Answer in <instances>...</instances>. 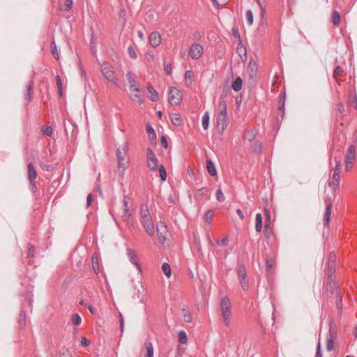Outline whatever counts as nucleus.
Returning a JSON list of instances; mask_svg holds the SVG:
<instances>
[{"instance_id":"nucleus-18","label":"nucleus","mask_w":357,"mask_h":357,"mask_svg":"<svg viewBox=\"0 0 357 357\" xmlns=\"http://www.w3.org/2000/svg\"><path fill=\"white\" fill-rule=\"evenodd\" d=\"M257 65L253 60L250 61L248 66V73L250 77L253 78L257 75Z\"/></svg>"},{"instance_id":"nucleus-50","label":"nucleus","mask_w":357,"mask_h":357,"mask_svg":"<svg viewBox=\"0 0 357 357\" xmlns=\"http://www.w3.org/2000/svg\"><path fill=\"white\" fill-rule=\"evenodd\" d=\"M239 280H240L242 288L244 290H247L248 289V281L246 279V277H245V279L240 278Z\"/></svg>"},{"instance_id":"nucleus-8","label":"nucleus","mask_w":357,"mask_h":357,"mask_svg":"<svg viewBox=\"0 0 357 357\" xmlns=\"http://www.w3.org/2000/svg\"><path fill=\"white\" fill-rule=\"evenodd\" d=\"M204 52V48L202 45L194 43L192 44L189 50V54L192 59L197 60L201 58Z\"/></svg>"},{"instance_id":"nucleus-60","label":"nucleus","mask_w":357,"mask_h":357,"mask_svg":"<svg viewBox=\"0 0 357 357\" xmlns=\"http://www.w3.org/2000/svg\"><path fill=\"white\" fill-rule=\"evenodd\" d=\"M284 97L281 96L280 99L279 109L281 110V109H284Z\"/></svg>"},{"instance_id":"nucleus-48","label":"nucleus","mask_w":357,"mask_h":357,"mask_svg":"<svg viewBox=\"0 0 357 357\" xmlns=\"http://www.w3.org/2000/svg\"><path fill=\"white\" fill-rule=\"evenodd\" d=\"M60 357H72L70 351L67 349H63L60 351Z\"/></svg>"},{"instance_id":"nucleus-31","label":"nucleus","mask_w":357,"mask_h":357,"mask_svg":"<svg viewBox=\"0 0 357 357\" xmlns=\"http://www.w3.org/2000/svg\"><path fill=\"white\" fill-rule=\"evenodd\" d=\"M126 78H127L128 82L130 84V86H132V85H139L136 82V77H135V75L132 72L129 71V72L127 73Z\"/></svg>"},{"instance_id":"nucleus-64","label":"nucleus","mask_w":357,"mask_h":357,"mask_svg":"<svg viewBox=\"0 0 357 357\" xmlns=\"http://www.w3.org/2000/svg\"><path fill=\"white\" fill-rule=\"evenodd\" d=\"M91 202H92V196L91 194H89V195H88L87 199H86L87 206H90Z\"/></svg>"},{"instance_id":"nucleus-44","label":"nucleus","mask_w":357,"mask_h":357,"mask_svg":"<svg viewBox=\"0 0 357 357\" xmlns=\"http://www.w3.org/2000/svg\"><path fill=\"white\" fill-rule=\"evenodd\" d=\"M82 319L77 314H75L72 316V321L73 324L79 326L81 324Z\"/></svg>"},{"instance_id":"nucleus-28","label":"nucleus","mask_w":357,"mask_h":357,"mask_svg":"<svg viewBox=\"0 0 357 357\" xmlns=\"http://www.w3.org/2000/svg\"><path fill=\"white\" fill-rule=\"evenodd\" d=\"M262 229V215L261 213H257L256 215V224H255V229L257 232H260Z\"/></svg>"},{"instance_id":"nucleus-23","label":"nucleus","mask_w":357,"mask_h":357,"mask_svg":"<svg viewBox=\"0 0 357 357\" xmlns=\"http://www.w3.org/2000/svg\"><path fill=\"white\" fill-rule=\"evenodd\" d=\"M185 82L187 85H191L194 82V73L192 70H187L185 73Z\"/></svg>"},{"instance_id":"nucleus-11","label":"nucleus","mask_w":357,"mask_h":357,"mask_svg":"<svg viewBox=\"0 0 357 357\" xmlns=\"http://www.w3.org/2000/svg\"><path fill=\"white\" fill-rule=\"evenodd\" d=\"M217 129L219 132H223L228 125V118L227 114H217L216 118Z\"/></svg>"},{"instance_id":"nucleus-21","label":"nucleus","mask_w":357,"mask_h":357,"mask_svg":"<svg viewBox=\"0 0 357 357\" xmlns=\"http://www.w3.org/2000/svg\"><path fill=\"white\" fill-rule=\"evenodd\" d=\"M171 122L176 126H180L183 124L181 116L178 113H173L169 115Z\"/></svg>"},{"instance_id":"nucleus-43","label":"nucleus","mask_w":357,"mask_h":357,"mask_svg":"<svg viewBox=\"0 0 357 357\" xmlns=\"http://www.w3.org/2000/svg\"><path fill=\"white\" fill-rule=\"evenodd\" d=\"M178 341L181 344H186L187 342V335L185 331H181L178 333Z\"/></svg>"},{"instance_id":"nucleus-15","label":"nucleus","mask_w":357,"mask_h":357,"mask_svg":"<svg viewBox=\"0 0 357 357\" xmlns=\"http://www.w3.org/2000/svg\"><path fill=\"white\" fill-rule=\"evenodd\" d=\"M27 177L31 185H34V181L37 178V172L33 167V165L30 162L28 164Z\"/></svg>"},{"instance_id":"nucleus-61","label":"nucleus","mask_w":357,"mask_h":357,"mask_svg":"<svg viewBox=\"0 0 357 357\" xmlns=\"http://www.w3.org/2000/svg\"><path fill=\"white\" fill-rule=\"evenodd\" d=\"M335 162H336V165H335V169H338L339 173H340V169H341V167H342L341 161L335 160Z\"/></svg>"},{"instance_id":"nucleus-39","label":"nucleus","mask_w":357,"mask_h":357,"mask_svg":"<svg viewBox=\"0 0 357 357\" xmlns=\"http://www.w3.org/2000/svg\"><path fill=\"white\" fill-rule=\"evenodd\" d=\"M51 52L54 59H59V55L54 41L51 44Z\"/></svg>"},{"instance_id":"nucleus-51","label":"nucleus","mask_w":357,"mask_h":357,"mask_svg":"<svg viewBox=\"0 0 357 357\" xmlns=\"http://www.w3.org/2000/svg\"><path fill=\"white\" fill-rule=\"evenodd\" d=\"M128 54L129 56L132 58V59H136L137 58V54L134 50V48L132 47V46H130L128 48Z\"/></svg>"},{"instance_id":"nucleus-40","label":"nucleus","mask_w":357,"mask_h":357,"mask_svg":"<svg viewBox=\"0 0 357 357\" xmlns=\"http://www.w3.org/2000/svg\"><path fill=\"white\" fill-rule=\"evenodd\" d=\"M182 315L183 320L187 323H190L192 321V316L191 314L189 313L188 311L183 310H182Z\"/></svg>"},{"instance_id":"nucleus-27","label":"nucleus","mask_w":357,"mask_h":357,"mask_svg":"<svg viewBox=\"0 0 357 357\" xmlns=\"http://www.w3.org/2000/svg\"><path fill=\"white\" fill-rule=\"evenodd\" d=\"M256 137V131L255 130H248L246 131L245 138L249 142H252Z\"/></svg>"},{"instance_id":"nucleus-2","label":"nucleus","mask_w":357,"mask_h":357,"mask_svg":"<svg viewBox=\"0 0 357 357\" xmlns=\"http://www.w3.org/2000/svg\"><path fill=\"white\" fill-rule=\"evenodd\" d=\"M128 152V145L127 143L123 144L116 150L117 169L120 172H124L129 166L130 159Z\"/></svg>"},{"instance_id":"nucleus-36","label":"nucleus","mask_w":357,"mask_h":357,"mask_svg":"<svg viewBox=\"0 0 357 357\" xmlns=\"http://www.w3.org/2000/svg\"><path fill=\"white\" fill-rule=\"evenodd\" d=\"M335 298L337 302V307L338 308L339 310H342V297L340 294V290H337Z\"/></svg>"},{"instance_id":"nucleus-14","label":"nucleus","mask_w":357,"mask_h":357,"mask_svg":"<svg viewBox=\"0 0 357 357\" xmlns=\"http://www.w3.org/2000/svg\"><path fill=\"white\" fill-rule=\"evenodd\" d=\"M355 147L353 144L350 145L348 148L346 155V168H348L349 164L352 165L355 160L356 155L354 153Z\"/></svg>"},{"instance_id":"nucleus-30","label":"nucleus","mask_w":357,"mask_h":357,"mask_svg":"<svg viewBox=\"0 0 357 357\" xmlns=\"http://www.w3.org/2000/svg\"><path fill=\"white\" fill-rule=\"evenodd\" d=\"M332 22L334 25L338 26L340 23V15L338 11L334 10L331 15Z\"/></svg>"},{"instance_id":"nucleus-19","label":"nucleus","mask_w":357,"mask_h":357,"mask_svg":"<svg viewBox=\"0 0 357 357\" xmlns=\"http://www.w3.org/2000/svg\"><path fill=\"white\" fill-rule=\"evenodd\" d=\"M335 255L331 252L328 257V273H334L335 272Z\"/></svg>"},{"instance_id":"nucleus-49","label":"nucleus","mask_w":357,"mask_h":357,"mask_svg":"<svg viewBox=\"0 0 357 357\" xmlns=\"http://www.w3.org/2000/svg\"><path fill=\"white\" fill-rule=\"evenodd\" d=\"M216 199L218 202H222L225 199V197L221 189H218L216 192Z\"/></svg>"},{"instance_id":"nucleus-46","label":"nucleus","mask_w":357,"mask_h":357,"mask_svg":"<svg viewBox=\"0 0 357 357\" xmlns=\"http://www.w3.org/2000/svg\"><path fill=\"white\" fill-rule=\"evenodd\" d=\"M56 86L58 88V92L60 96H62V88H61V80L59 75L56 76Z\"/></svg>"},{"instance_id":"nucleus-33","label":"nucleus","mask_w":357,"mask_h":357,"mask_svg":"<svg viewBox=\"0 0 357 357\" xmlns=\"http://www.w3.org/2000/svg\"><path fill=\"white\" fill-rule=\"evenodd\" d=\"M148 91L150 95L149 98L152 101L155 102L158 100V94L153 87H148Z\"/></svg>"},{"instance_id":"nucleus-62","label":"nucleus","mask_w":357,"mask_h":357,"mask_svg":"<svg viewBox=\"0 0 357 357\" xmlns=\"http://www.w3.org/2000/svg\"><path fill=\"white\" fill-rule=\"evenodd\" d=\"M236 212H237V213H238V216L240 217V218H241V220H243V219L245 218V217H244V214H243V211H242V210H241V209H239V208H238V209H237Z\"/></svg>"},{"instance_id":"nucleus-47","label":"nucleus","mask_w":357,"mask_h":357,"mask_svg":"<svg viewBox=\"0 0 357 357\" xmlns=\"http://www.w3.org/2000/svg\"><path fill=\"white\" fill-rule=\"evenodd\" d=\"M336 288V283L335 282H330L327 284L326 286V291L328 292H330L331 294H333Z\"/></svg>"},{"instance_id":"nucleus-10","label":"nucleus","mask_w":357,"mask_h":357,"mask_svg":"<svg viewBox=\"0 0 357 357\" xmlns=\"http://www.w3.org/2000/svg\"><path fill=\"white\" fill-rule=\"evenodd\" d=\"M325 203L326 205V211L324 215V226L328 225L331 219V209L333 204V199L331 197H327L325 199Z\"/></svg>"},{"instance_id":"nucleus-25","label":"nucleus","mask_w":357,"mask_h":357,"mask_svg":"<svg viewBox=\"0 0 357 357\" xmlns=\"http://www.w3.org/2000/svg\"><path fill=\"white\" fill-rule=\"evenodd\" d=\"M265 216H266V223H265V229H264V234L267 236V230L268 228L270 227L271 224V213L270 211L265 208L264 209Z\"/></svg>"},{"instance_id":"nucleus-9","label":"nucleus","mask_w":357,"mask_h":357,"mask_svg":"<svg viewBox=\"0 0 357 357\" xmlns=\"http://www.w3.org/2000/svg\"><path fill=\"white\" fill-rule=\"evenodd\" d=\"M337 334L336 331L332 328L331 324L329 332L326 337V349L328 351L333 350L334 347V341L337 339Z\"/></svg>"},{"instance_id":"nucleus-13","label":"nucleus","mask_w":357,"mask_h":357,"mask_svg":"<svg viewBox=\"0 0 357 357\" xmlns=\"http://www.w3.org/2000/svg\"><path fill=\"white\" fill-rule=\"evenodd\" d=\"M132 215V210L130 206L128 205V201L126 198L123 199V214L122 218L123 220L129 221L130 218Z\"/></svg>"},{"instance_id":"nucleus-55","label":"nucleus","mask_w":357,"mask_h":357,"mask_svg":"<svg viewBox=\"0 0 357 357\" xmlns=\"http://www.w3.org/2000/svg\"><path fill=\"white\" fill-rule=\"evenodd\" d=\"M261 149H262V144L259 142H256L255 144V146L253 147V149L255 152L260 151L261 150Z\"/></svg>"},{"instance_id":"nucleus-12","label":"nucleus","mask_w":357,"mask_h":357,"mask_svg":"<svg viewBox=\"0 0 357 357\" xmlns=\"http://www.w3.org/2000/svg\"><path fill=\"white\" fill-rule=\"evenodd\" d=\"M157 231L160 241L164 243L168 236V230L164 222H160L158 224Z\"/></svg>"},{"instance_id":"nucleus-7","label":"nucleus","mask_w":357,"mask_h":357,"mask_svg":"<svg viewBox=\"0 0 357 357\" xmlns=\"http://www.w3.org/2000/svg\"><path fill=\"white\" fill-rule=\"evenodd\" d=\"M130 98L133 101H136L139 104L143 103L144 98L141 95L139 85L129 86Z\"/></svg>"},{"instance_id":"nucleus-57","label":"nucleus","mask_w":357,"mask_h":357,"mask_svg":"<svg viewBox=\"0 0 357 357\" xmlns=\"http://www.w3.org/2000/svg\"><path fill=\"white\" fill-rule=\"evenodd\" d=\"M328 283H330V282H335V275H334V273H328Z\"/></svg>"},{"instance_id":"nucleus-52","label":"nucleus","mask_w":357,"mask_h":357,"mask_svg":"<svg viewBox=\"0 0 357 357\" xmlns=\"http://www.w3.org/2000/svg\"><path fill=\"white\" fill-rule=\"evenodd\" d=\"M238 278H242V279H245V270L243 267H239L238 270Z\"/></svg>"},{"instance_id":"nucleus-32","label":"nucleus","mask_w":357,"mask_h":357,"mask_svg":"<svg viewBox=\"0 0 357 357\" xmlns=\"http://www.w3.org/2000/svg\"><path fill=\"white\" fill-rule=\"evenodd\" d=\"M128 256L130 257V261H131V263L136 265L137 266V268L140 271V266L139 265L138 259L137 258L135 253L132 251L129 250Z\"/></svg>"},{"instance_id":"nucleus-29","label":"nucleus","mask_w":357,"mask_h":357,"mask_svg":"<svg viewBox=\"0 0 357 357\" xmlns=\"http://www.w3.org/2000/svg\"><path fill=\"white\" fill-rule=\"evenodd\" d=\"M206 167H207V170H208V173L211 176H213L216 175V174H217L216 169H215L214 164L212 162V161H211L209 160H207Z\"/></svg>"},{"instance_id":"nucleus-17","label":"nucleus","mask_w":357,"mask_h":357,"mask_svg":"<svg viewBox=\"0 0 357 357\" xmlns=\"http://www.w3.org/2000/svg\"><path fill=\"white\" fill-rule=\"evenodd\" d=\"M340 175L339 173L338 169H334L333 175L332 177L331 182L329 183V185L333 187V192L336 190L337 187L340 185Z\"/></svg>"},{"instance_id":"nucleus-59","label":"nucleus","mask_w":357,"mask_h":357,"mask_svg":"<svg viewBox=\"0 0 357 357\" xmlns=\"http://www.w3.org/2000/svg\"><path fill=\"white\" fill-rule=\"evenodd\" d=\"M89 344V341L85 337H83L81 340V345L83 347H86Z\"/></svg>"},{"instance_id":"nucleus-56","label":"nucleus","mask_w":357,"mask_h":357,"mask_svg":"<svg viewBox=\"0 0 357 357\" xmlns=\"http://www.w3.org/2000/svg\"><path fill=\"white\" fill-rule=\"evenodd\" d=\"M315 357H322L320 342H318L317 344Z\"/></svg>"},{"instance_id":"nucleus-38","label":"nucleus","mask_w":357,"mask_h":357,"mask_svg":"<svg viewBox=\"0 0 357 357\" xmlns=\"http://www.w3.org/2000/svg\"><path fill=\"white\" fill-rule=\"evenodd\" d=\"M343 73L342 67L337 66L333 70V77L337 81L338 77L340 76Z\"/></svg>"},{"instance_id":"nucleus-16","label":"nucleus","mask_w":357,"mask_h":357,"mask_svg":"<svg viewBox=\"0 0 357 357\" xmlns=\"http://www.w3.org/2000/svg\"><path fill=\"white\" fill-rule=\"evenodd\" d=\"M149 43L153 47H158L161 43V36L158 32H152L149 36Z\"/></svg>"},{"instance_id":"nucleus-20","label":"nucleus","mask_w":357,"mask_h":357,"mask_svg":"<svg viewBox=\"0 0 357 357\" xmlns=\"http://www.w3.org/2000/svg\"><path fill=\"white\" fill-rule=\"evenodd\" d=\"M73 6V0H61L59 3V10L61 11H68Z\"/></svg>"},{"instance_id":"nucleus-41","label":"nucleus","mask_w":357,"mask_h":357,"mask_svg":"<svg viewBox=\"0 0 357 357\" xmlns=\"http://www.w3.org/2000/svg\"><path fill=\"white\" fill-rule=\"evenodd\" d=\"M146 131H147V133L149 134V137L151 139H155L156 138V135H155L153 128L151 126H149V125L146 126Z\"/></svg>"},{"instance_id":"nucleus-26","label":"nucleus","mask_w":357,"mask_h":357,"mask_svg":"<svg viewBox=\"0 0 357 357\" xmlns=\"http://www.w3.org/2000/svg\"><path fill=\"white\" fill-rule=\"evenodd\" d=\"M144 347L146 349L145 357H153V347L151 342H145Z\"/></svg>"},{"instance_id":"nucleus-58","label":"nucleus","mask_w":357,"mask_h":357,"mask_svg":"<svg viewBox=\"0 0 357 357\" xmlns=\"http://www.w3.org/2000/svg\"><path fill=\"white\" fill-rule=\"evenodd\" d=\"M160 142H161V144L162 145V146L164 148H167V146H168V142H167V140L166 139L165 137L162 136L160 139Z\"/></svg>"},{"instance_id":"nucleus-34","label":"nucleus","mask_w":357,"mask_h":357,"mask_svg":"<svg viewBox=\"0 0 357 357\" xmlns=\"http://www.w3.org/2000/svg\"><path fill=\"white\" fill-rule=\"evenodd\" d=\"M162 270L164 274L167 277L170 278L172 275L171 267L167 263H163L162 265Z\"/></svg>"},{"instance_id":"nucleus-45","label":"nucleus","mask_w":357,"mask_h":357,"mask_svg":"<svg viewBox=\"0 0 357 357\" xmlns=\"http://www.w3.org/2000/svg\"><path fill=\"white\" fill-rule=\"evenodd\" d=\"M213 212L211 210H208L206 212L204 215V219L206 222L210 223L213 219Z\"/></svg>"},{"instance_id":"nucleus-6","label":"nucleus","mask_w":357,"mask_h":357,"mask_svg":"<svg viewBox=\"0 0 357 357\" xmlns=\"http://www.w3.org/2000/svg\"><path fill=\"white\" fill-rule=\"evenodd\" d=\"M183 99L181 91L174 86L169 88L168 94V101L172 105H178Z\"/></svg>"},{"instance_id":"nucleus-35","label":"nucleus","mask_w":357,"mask_h":357,"mask_svg":"<svg viewBox=\"0 0 357 357\" xmlns=\"http://www.w3.org/2000/svg\"><path fill=\"white\" fill-rule=\"evenodd\" d=\"M202 126L204 130H207L209 125V114L208 112H206L204 115L202 116Z\"/></svg>"},{"instance_id":"nucleus-42","label":"nucleus","mask_w":357,"mask_h":357,"mask_svg":"<svg viewBox=\"0 0 357 357\" xmlns=\"http://www.w3.org/2000/svg\"><path fill=\"white\" fill-rule=\"evenodd\" d=\"M41 131L43 135L50 137L52 135V129L50 126H43Z\"/></svg>"},{"instance_id":"nucleus-53","label":"nucleus","mask_w":357,"mask_h":357,"mask_svg":"<svg viewBox=\"0 0 357 357\" xmlns=\"http://www.w3.org/2000/svg\"><path fill=\"white\" fill-rule=\"evenodd\" d=\"M164 70L167 74L170 75L172 73V65L168 63H165Z\"/></svg>"},{"instance_id":"nucleus-63","label":"nucleus","mask_w":357,"mask_h":357,"mask_svg":"<svg viewBox=\"0 0 357 357\" xmlns=\"http://www.w3.org/2000/svg\"><path fill=\"white\" fill-rule=\"evenodd\" d=\"M232 31H233V35L234 37L240 38V35H239V33H238V31L237 29L234 28L232 29Z\"/></svg>"},{"instance_id":"nucleus-54","label":"nucleus","mask_w":357,"mask_h":357,"mask_svg":"<svg viewBox=\"0 0 357 357\" xmlns=\"http://www.w3.org/2000/svg\"><path fill=\"white\" fill-rule=\"evenodd\" d=\"M228 238L227 237H224L222 238H220L217 241V244L219 245V246H222V245H224L225 244H227L228 243Z\"/></svg>"},{"instance_id":"nucleus-5","label":"nucleus","mask_w":357,"mask_h":357,"mask_svg":"<svg viewBox=\"0 0 357 357\" xmlns=\"http://www.w3.org/2000/svg\"><path fill=\"white\" fill-rule=\"evenodd\" d=\"M101 72L107 80L112 82L116 86H119L117 76L116 75L114 68L109 63L104 62L102 64Z\"/></svg>"},{"instance_id":"nucleus-24","label":"nucleus","mask_w":357,"mask_h":357,"mask_svg":"<svg viewBox=\"0 0 357 357\" xmlns=\"http://www.w3.org/2000/svg\"><path fill=\"white\" fill-rule=\"evenodd\" d=\"M243 84L242 79L238 77L232 83L231 88L235 91H238L241 89Z\"/></svg>"},{"instance_id":"nucleus-22","label":"nucleus","mask_w":357,"mask_h":357,"mask_svg":"<svg viewBox=\"0 0 357 357\" xmlns=\"http://www.w3.org/2000/svg\"><path fill=\"white\" fill-rule=\"evenodd\" d=\"M227 103L224 99H220L218 107V114H227Z\"/></svg>"},{"instance_id":"nucleus-3","label":"nucleus","mask_w":357,"mask_h":357,"mask_svg":"<svg viewBox=\"0 0 357 357\" xmlns=\"http://www.w3.org/2000/svg\"><path fill=\"white\" fill-rule=\"evenodd\" d=\"M141 222L146 232L153 236L154 234V225L149 213L147 205H142L140 211Z\"/></svg>"},{"instance_id":"nucleus-1","label":"nucleus","mask_w":357,"mask_h":357,"mask_svg":"<svg viewBox=\"0 0 357 357\" xmlns=\"http://www.w3.org/2000/svg\"><path fill=\"white\" fill-rule=\"evenodd\" d=\"M146 164L151 171L156 172L158 170L159 176L162 181L166 180L167 173L165 167L162 165H158L156 156L150 149H148L146 151Z\"/></svg>"},{"instance_id":"nucleus-37","label":"nucleus","mask_w":357,"mask_h":357,"mask_svg":"<svg viewBox=\"0 0 357 357\" xmlns=\"http://www.w3.org/2000/svg\"><path fill=\"white\" fill-rule=\"evenodd\" d=\"M245 19L248 22V24L251 26L253 24L254 22V16L253 13L251 10H248L245 13Z\"/></svg>"},{"instance_id":"nucleus-4","label":"nucleus","mask_w":357,"mask_h":357,"mask_svg":"<svg viewBox=\"0 0 357 357\" xmlns=\"http://www.w3.org/2000/svg\"><path fill=\"white\" fill-rule=\"evenodd\" d=\"M220 309L222 316L226 326H230V317L231 315V305L228 297L224 296L220 301Z\"/></svg>"}]
</instances>
